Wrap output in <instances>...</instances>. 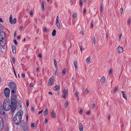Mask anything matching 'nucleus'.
I'll return each mask as SVG.
<instances>
[{
	"label": "nucleus",
	"instance_id": "nucleus-1",
	"mask_svg": "<svg viewBox=\"0 0 131 131\" xmlns=\"http://www.w3.org/2000/svg\"><path fill=\"white\" fill-rule=\"evenodd\" d=\"M23 113V111L19 110L15 115L14 118V123L16 125H18L20 123Z\"/></svg>",
	"mask_w": 131,
	"mask_h": 131
},
{
	"label": "nucleus",
	"instance_id": "nucleus-2",
	"mask_svg": "<svg viewBox=\"0 0 131 131\" xmlns=\"http://www.w3.org/2000/svg\"><path fill=\"white\" fill-rule=\"evenodd\" d=\"M3 109L5 111L9 110L11 107V101L9 99H6L4 101Z\"/></svg>",
	"mask_w": 131,
	"mask_h": 131
},
{
	"label": "nucleus",
	"instance_id": "nucleus-3",
	"mask_svg": "<svg viewBox=\"0 0 131 131\" xmlns=\"http://www.w3.org/2000/svg\"><path fill=\"white\" fill-rule=\"evenodd\" d=\"M5 32L3 31L1 32H0V43L2 47H4L5 46Z\"/></svg>",
	"mask_w": 131,
	"mask_h": 131
},
{
	"label": "nucleus",
	"instance_id": "nucleus-4",
	"mask_svg": "<svg viewBox=\"0 0 131 131\" xmlns=\"http://www.w3.org/2000/svg\"><path fill=\"white\" fill-rule=\"evenodd\" d=\"M16 96L14 95V94H12V97L11 98V104L12 105L13 104H17V100Z\"/></svg>",
	"mask_w": 131,
	"mask_h": 131
},
{
	"label": "nucleus",
	"instance_id": "nucleus-5",
	"mask_svg": "<svg viewBox=\"0 0 131 131\" xmlns=\"http://www.w3.org/2000/svg\"><path fill=\"white\" fill-rule=\"evenodd\" d=\"M10 90L8 88H6L4 90V95L6 97H8L10 95Z\"/></svg>",
	"mask_w": 131,
	"mask_h": 131
},
{
	"label": "nucleus",
	"instance_id": "nucleus-6",
	"mask_svg": "<svg viewBox=\"0 0 131 131\" xmlns=\"http://www.w3.org/2000/svg\"><path fill=\"white\" fill-rule=\"evenodd\" d=\"M54 79L53 76H52L49 79L48 85L49 86L52 85L54 83Z\"/></svg>",
	"mask_w": 131,
	"mask_h": 131
},
{
	"label": "nucleus",
	"instance_id": "nucleus-7",
	"mask_svg": "<svg viewBox=\"0 0 131 131\" xmlns=\"http://www.w3.org/2000/svg\"><path fill=\"white\" fill-rule=\"evenodd\" d=\"M8 86L10 89L16 88V84L13 82H10L8 84Z\"/></svg>",
	"mask_w": 131,
	"mask_h": 131
},
{
	"label": "nucleus",
	"instance_id": "nucleus-8",
	"mask_svg": "<svg viewBox=\"0 0 131 131\" xmlns=\"http://www.w3.org/2000/svg\"><path fill=\"white\" fill-rule=\"evenodd\" d=\"M20 125L24 130L28 131V128L27 127V124L26 123L24 122L20 124Z\"/></svg>",
	"mask_w": 131,
	"mask_h": 131
},
{
	"label": "nucleus",
	"instance_id": "nucleus-9",
	"mask_svg": "<svg viewBox=\"0 0 131 131\" xmlns=\"http://www.w3.org/2000/svg\"><path fill=\"white\" fill-rule=\"evenodd\" d=\"M12 15L10 14V16L9 20V23L12 24H15L16 21V19L15 18H14L13 20L12 21Z\"/></svg>",
	"mask_w": 131,
	"mask_h": 131
},
{
	"label": "nucleus",
	"instance_id": "nucleus-10",
	"mask_svg": "<svg viewBox=\"0 0 131 131\" xmlns=\"http://www.w3.org/2000/svg\"><path fill=\"white\" fill-rule=\"evenodd\" d=\"M51 116L52 118H55L56 117V114L55 112H54L53 109H51L50 111Z\"/></svg>",
	"mask_w": 131,
	"mask_h": 131
},
{
	"label": "nucleus",
	"instance_id": "nucleus-11",
	"mask_svg": "<svg viewBox=\"0 0 131 131\" xmlns=\"http://www.w3.org/2000/svg\"><path fill=\"white\" fill-rule=\"evenodd\" d=\"M4 123L3 119L0 117V129H2L4 127Z\"/></svg>",
	"mask_w": 131,
	"mask_h": 131
},
{
	"label": "nucleus",
	"instance_id": "nucleus-12",
	"mask_svg": "<svg viewBox=\"0 0 131 131\" xmlns=\"http://www.w3.org/2000/svg\"><path fill=\"white\" fill-rule=\"evenodd\" d=\"M16 104H13L12 105L11 104V108L12 111L13 112L16 109Z\"/></svg>",
	"mask_w": 131,
	"mask_h": 131
},
{
	"label": "nucleus",
	"instance_id": "nucleus-13",
	"mask_svg": "<svg viewBox=\"0 0 131 131\" xmlns=\"http://www.w3.org/2000/svg\"><path fill=\"white\" fill-rule=\"evenodd\" d=\"M123 51V48L119 46H118L117 48V52L118 53H120Z\"/></svg>",
	"mask_w": 131,
	"mask_h": 131
},
{
	"label": "nucleus",
	"instance_id": "nucleus-14",
	"mask_svg": "<svg viewBox=\"0 0 131 131\" xmlns=\"http://www.w3.org/2000/svg\"><path fill=\"white\" fill-rule=\"evenodd\" d=\"M12 49L13 53L14 54H15L16 52V47L14 46H12Z\"/></svg>",
	"mask_w": 131,
	"mask_h": 131
},
{
	"label": "nucleus",
	"instance_id": "nucleus-15",
	"mask_svg": "<svg viewBox=\"0 0 131 131\" xmlns=\"http://www.w3.org/2000/svg\"><path fill=\"white\" fill-rule=\"evenodd\" d=\"M79 127L80 131H83V128L81 124H79Z\"/></svg>",
	"mask_w": 131,
	"mask_h": 131
},
{
	"label": "nucleus",
	"instance_id": "nucleus-16",
	"mask_svg": "<svg viewBox=\"0 0 131 131\" xmlns=\"http://www.w3.org/2000/svg\"><path fill=\"white\" fill-rule=\"evenodd\" d=\"M56 24L58 27V28L59 29H61L60 25L59 23V21H56Z\"/></svg>",
	"mask_w": 131,
	"mask_h": 131
},
{
	"label": "nucleus",
	"instance_id": "nucleus-17",
	"mask_svg": "<svg viewBox=\"0 0 131 131\" xmlns=\"http://www.w3.org/2000/svg\"><path fill=\"white\" fill-rule=\"evenodd\" d=\"M16 88H14L13 89H11L12 90L11 91V93L12 94H14V93L16 92Z\"/></svg>",
	"mask_w": 131,
	"mask_h": 131
},
{
	"label": "nucleus",
	"instance_id": "nucleus-18",
	"mask_svg": "<svg viewBox=\"0 0 131 131\" xmlns=\"http://www.w3.org/2000/svg\"><path fill=\"white\" fill-rule=\"evenodd\" d=\"M60 88V85H56L54 87L55 90L56 91H57Z\"/></svg>",
	"mask_w": 131,
	"mask_h": 131
},
{
	"label": "nucleus",
	"instance_id": "nucleus-19",
	"mask_svg": "<svg viewBox=\"0 0 131 131\" xmlns=\"http://www.w3.org/2000/svg\"><path fill=\"white\" fill-rule=\"evenodd\" d=\"M54 63L55 68L57 69V63L55 59H53Z\"/></svg>",
	"mask_w": 131,
	"mask_h": 131
},
{
	"label": "nucleus",
	"instance_id": "nucleus-20",
	"mask_svg": "<svg viewBox=\"0 0 131 131\" xmlns=\"http://www.w3.org/2000/svg\"><path fill=\"white\" fill-rule=\"evenodd\" d=\"M100 81L101 83H104L105 82V78L104 77H103L101 78Z\"/></svg>",
	"mask_w": 131,
	"mask_h": 131
},
{
	"label": "nucleus",
	"instance_id": "nucleus-21",
	"mask_svg": "<svg viewBox=\"0 0 131 131\" xmlns=\"http://www.w3.org/2000/svg\"><path fill=\"white\" fill-rule=\"evenodd\" d=\"M122 94L123 97L126 100L127 97H126V95H125V92L124 91H122Z\"/></svg>",
	"mask_w": 131,
	"mask_h": 131
},
{
	"label": "nucleus",
	"instance_id": "nucleus-22",
	"mask_svg": "<svg viewBox=\"0 0 131 131\" xmlns=\"http://www.w3.org/2000/svg\"><path fill=\"white\" fill-rule=\"evenodd\" d=\"M44 115L45 116H46L47 114L48 113V110L47 109H46L44 112Z\"/></svg>",
	"mask_w": 131,
	"mask_h": 131
},
{
	"label": "nucleus",
	"instance_id": "nucleus-23",
	"mask_svg": "<svg viewBox=\"0 0 131 131\" xmlns=\"http://www.w3.org/2000/svg\"><path fill=\"white\" fill-rule=\"evenodd\" d=\"M68 91L66 89H64L62 93L63 94L67 95L68 93Z\"/></svg>",
	"mask_w": 131,
	"mask_h": 131
},
{
	"label": "nucleus",
	"instance_id": "nucleus-24",
	"mask_svg": "<svg viewBox=\"0 0 131 131\" xmlns=\"http://www.w3.org/2000/svg\"><path fill=\"white\" fill-rule=\"evenodd\" d=\"M56 31L55 30H54L52 33V35L53 36H54L56 35Z\"/></svg>",
	"mask_w": 131,
	"mask_h": 131
},
{
	"label": "nucleus",
	"instance_id": "nucleus-25",
	"mask_svg": "<svg viewBox=\"0 0 131 131\" xmlns=\"http://www.w3.org/2000/svg\"><path fill=\"white\" fill-rule=\"evenodd\" d=\"M42 7L43 10L45 9V3L43 1H42Z\"/></svg>",
	"mask_w": 131,
	"mask_h": 131
},
{
	"label": "nucleus",
	"instance_id": "nucleus-26",
	"mask_svg": "<svg viewBox=\"0 0 131 131\" xmlns=\"http://www.w3.org/2000/svg\"><path fill=\"white\" fill-rule=\"evenodd\" d=\"M69 103L68 101H66L64 105L65 107L67 108L68 106Z\"/></svg>",
	"mask_w": 131,
	"mask_h": 131
},
{
	"label": "nucleus",
	"instance_id": "nucleus-27",
	"mask_svg": "<svg viewBox=\"0 0 131 131\" xmlns=\"http://www.w3.org/2000/svg\"><path fill=\"white\" fill-rule=\"evenodd\" d=\"M66 72V69L64 68L63 70V71H62V73L63 75H64L65 74Z\"/></svg>",
	"mask_w": 131,
	"mask_h": 131
},
{
	"label": "nucleus",
	"instance_id": "nucleus-28",
	"mask_svg": "<svg viewBox=\"0 0 131 131\" xmlns=\"http://www.w3.org/2000/svg\"><path fill=\"white\" fill-rule=\"evenodd\" d=\"M35 124L33 123H32L31 124V127L32 129L34 128L35 127Z\"/></svg>",
	"mask_w": 131,
	"mask_h": 131
},
{
	"label": "nucleus",
	"instance_id": "nucleus-29",
	"mask_svg": "<svg viewBox=\"0 0 131 131\" xmlns=\"http://www.w3.org/2000/svg\"><path fill=\"white\" fill-rule=\"evenodd\" d=\"M90 57H88L86 60V62L88 63L89 62L90 60Z\"/></svg>",
	"mask_w": 131,
	"mask_h": 131
},
{
	"label": "nucleus",
	"instance_id": "nucleus-30",
	"mask_svg": "<svg viewBox=\"0 0 131 131\" xmlns=\"http://www.w3.org/2000/svg\"><path fill=\"white\" fill-rule=\"evenodd\" d=\"M85 94H88L89 93V91L88 89L86 88L85 89Z\"/></svg>",
	"mask_w": 131,
	"mask_h": 131
},
{
	"label": "nucleus",
	"instance_id": "nucleus-31",
	"mask_svg": "<svg viewBox=\"0 0 131 131\" xmlns=\"http://www.w3.org/2000/svg\"><path fill=\"white\" fill-rule=\"evenodd\" d=\"M130 18H129L127 21L128 25H129L130 24Z\"/></svg>",
	"mask_w": 131,
	"mask_h": 131
},
{
	"label": "nucleus",
	"instance_id": "nucleus-32",
	"mask_svg": "<svg viewBox=\"0 0 131 131\" xmlns=\"http://www.w3.org/2000/svg\"><path fill=\"white\" fill-rule=\"evenodd\" d=\"M118 89V87H115L114 90V91H113L114 92H115L116 91H117V90Z\"/></svg>",
	"mask_w": 131,
	"mask_h": 131
},
{
	"label": "nucleus",
	"instance_id": "nucleus-33",
	"mask_svg": "<svg viewBox=\"0 0 131 131\" xmlns=\"http://www.w3.org/2000/svg\"><path fill=\"white\" fill-rule=\"evenodd\" d=\"M29 101L28 100H27L26 101V106L27 107L29 105Z\"/></svg>",
	"mask_w": 131,
	"mask_h": 131
},
{
	"label": "nucleus",
	"instance_id": "nucleus-34",
	"mask_svg": "<svg viewBox=\"0 0 131 131\" xmlns=\"http://www.w3.org/2000/svg\"><path fill=\"white\" fill-rule=\"evenodd\" d=\"M13 42L16 45H17V41L16 40H14Z\"/></svg>",
	"mask_w": 131,
	"mask_h": 131
},
{
	"label": "nucleus",
	"instance_id": "nucleus-35",
	"mask_svg": "<svg viewBox=\"0 0 131 131\" xmlns=\"http://www.w3.org/2000/svg\"><path fill=\"white\" fill-rule=\"evenodd\" d=\"M122 35V34H119V41L121 39V37Z\"/></svg>",
	"mask_w": 131,
	"mask_h": 131
},
{
	"label": "nucleus",
	"instance_id": "nucleus-36",
	"mask_svg": "<svg viewBox=\"0 0 131 131\" xmlns=\"http://www.w3.org/2000/svg\"><path fill=\"white\" fill-rule=\"evenodd\" d=\"M74 66L77 65V62L76 61H75L74 62Z\"/></svg>",
	"mask_w": 131,
	"mask_h": 131
},
{
	"label": "nucleus",
	"instance_id": "nucleus-37",
	"mask_svg": "<svg viewBox=\"0 0 131 131\" xmlns=\"http://www.w3.org/2000/svg\"><path fill=\"white\" fill-rule=\"evenodd\" d=\"M93 42L94 45H95V43H96L95 39V37L93 38Z\"/></svg>",
	"mask_w": 131,
	"mask_h": 131
},
{
	"label": "nucleus",
	"instance_id": "nucleus-38",
	"mask_svg": "<svg viewBox=\"0 0 131 131\" xmlns=\"http://www.w3.org/2000/svg\"><path fill=\"white\" fill-rule=\"evenodd\" d=\"M112 71H113V70H112V69H111L109 71V74H111L112 73Z\"/></svg>",
	"mask_w": 131,
	"mask_h": 131
},
{
	"label": "nucleus",
	"instance_id": "nucleus-39",
	"mask_svg": "<svg viewBox=\"0 0 131 131\" xmlns=\"http://www.w3.org/2000/svg\"><path fill=\"white\" fill-rule=\"evenodd\" d=\"M28 114H27L26 115V120L27 121H28Z\"/></svg>",
	"mask_w": 131,
	"mask_h": 131
},
{
	"label": "nucleus",
	"instance_id": "nucleus-40",
	"mask_svg": "<svg viewBox=\"0 0 131 131\" xmlns=\"http://www.w3.org/2000/svg\"><path fill=\"white\" fill-rule=\"evenodd\" d=\"M103 7L102 6H101L100 7V10L101 12H102L103 11Z\"/></svg>",
	"mask_w": 131,
	"mask_h": 131
},
{
	"label": "nucleus",
	"instance_id": "nucleus-41",
	"mask_svg": "<svg viewBox=\"0 0 131 131\" xmlns=\"http://www.w3.org/2000/svg\"><path fill=\"white\" fill-rule=\"evenodd\" d=\"M76 15V14L75 13H74L72 15V17H75Z\"/></svg>",
	"mask_w": 131,
	"mask_h": 131
},
{
	"label": "nucleus",
	"instance_id": "nucleus-42",
	"mask_svg": "<svg viewBox=\"0 0 131 131\" xmlns=\"http://www.w3.org/2000/svg\"><path fill=\"white\" fill-rule=\"evenodd\" d=\"M75 95L76 97H78V93L77 92H76Z\"/></svg>",
	"mask_w": 131,
	"mask_h": 131
},
{
	"label": "nucleus",
	"instance_id": "nucleus-43",
	"mask_svg": "<svg viewBox=\"0 0 131 131\" xmlns=\"http://www.w3.org/2000/svg\"><path fill=\"white\" fill-rule=\"evenodd\" d=\"M17 104H19V105L21 103V102L20 100L17 101Z\"/></svg>",
	"mask_w": 131,
	"mask_h": 131
},
{
	"label": "nucleus",
	"instance_id": "nucleus-44",
	"mask_svg": "<svg viewBox=\"0 0 131 131\" xmlns=\"http://www.w3.org/2000/svg\"><path fill=\"white\" fill-rule=\"evenodd\" d=\"M12 61L14 63L15 61V59L14 57H13L12 58Z\"/></svg>",
	"mask_w": 131,
	"mask_h": 131
},
{
	"label": "nucleus",
	"instance_id": "nucleus-45",
	"mask_svg": "<svg viewBox=\"0 0 131 131\" xmlns=\"http://www.w3.org/2000/svg\"><path fill=\"white\" fill-rule=\"evenodd\" d=\"M47 31V28L46 27L44 28L43 30V31L44 32H46Z\"/></svg>",
	"mask_w": 131,
	"mask_h": 131
},
{
	"label": "nucleus",
	"instance_id": "nucleus-46",
	"mask_svg": "<svg viewBox=\"0 0 131 131\" xmlns=\"http://www.w3.org/2000/svg\"><path fill=\"white\" fill-rule=\"evenodd\" d=\"M95 104L94 103L93 104V105H92V108L93 109H94V108H95Z\"/></svg>",
	"mask_w": 131,
	"mask_h": 131
},
{
	"label": "nucleus",
	"instance_id": "nucleus-47",
	"mask_svg": "<svg viewBox=\"0 0 131 131\" xmlns=\"http://www.w3.org/2000/svg\"><path fill=\"white\" fill-rule=\"evenodd\" d=\"M34 86V84L33 83H31L30 86V87H32Z\"/></svg>",
	"mask_w": 131,
	"mask_h": 131
},
{
	"label": "nucleus",
	"instance_id": "nucleus-48",
	"mask_svg": "<svg viewBox=\"0 0 131 131\" xmlns=\"http://www.w3.org/2000/svg\"><path fill=\"white\" fill-rule=\"evenodd\" d=\"M3 29V26L0 24V31L2 30Z\"/></svg>",
	"mask_w": 131,
	"mask_h": 131
},
{
	"label": "nucleus",
	"instance_id": "nucleus-49",
	"mask_svg": "<svg viewBox=\"0 0 131 131\" xmlns=\"http://www.w3.org/2000/svg\"><path fill=\"white\" fill-rule=\"evenodd\" d=\"M123 8H121L120 9V12L121 13H122L123 12Z\"/></svg>",
	"mask_w": 131,
	"mask_h": 131
},
{
	"label": "nucleus",
	"instance_id": "nucleus-50",
	"mask_svg": "<svg viewBox=\"0 0 131 131\" xmlns=\"http://www.w3.org/2000/svg\"><path fill=\"white\" fill-rule=\"evenodd\" d=\"M82 113V110L81 109L79 111V113L80 114H81Z\"/></svg>",
	"mask_w": 131,
	"mask_h": 131
},
{
	"label": "nucleus",
	"instance_id": "nucleus-51",
	"mask_svg": "<svg viewBox=\"0 0 131 131\" xmlns=\"http://www.w3.org/2000/svg\"><path fill=\"white\" fill-rule=\"evenodd\" d=\"M93 24L92 22L91 23V28H93Z\"/></svg>",
	"mask_w": 131,
	"mask_h": 131
},
{
	"label": "nucleus",
	"instance_id": "nucleus-52",
	"mask_svg": "<svg viewBox=\"0 0 131 131\" xmlns=\"http://www.w3.org/2000/svg\"><path fill=\"white\" fill-rule=\"evenodd\" d=\"M59 17L58 16H57L56 17V21H59Z\"/></svg>",
	"mask_w": 131,
	"mask_h": 131
},
{
	"label": "nucleus",
	"instance_id": "nucleus-53",
	"mask_svg": "<svg viewBox=\"0 0 131 131\" xmlns=\"http://www.w3.org/2000/svg\"><path fill=\"white\" fill-rule=\"evenodd\" d=\"M80 6H82V2L81 1H80Z\"/></svg>",
	"mask_w": 131,
	"mask_h": 131
},
{
	"label": "nucleus",
	"instance_id": "nucleus-54",
	"mask_svg": "<svg viewBox=\"0 0 131 131\" xmlns=\"http://www.w3.org/2000/svg\"><path fill=\"white\" fill-rule=\"evenodd\" d=\"M42 110H41V111H39L38 112V114H41L42 112Z\"/></svg>",
	"mask_w": 131,
	"mask_h": 131
},
{
	"label": "nucleus",
	"instance_id": "nucleus-55",
	"mask_svg": "<svg viewBox=\"0 0 131 131\" xmlns=\"http://www.w3.org/2000/svg\"><path fill=\"white\" fill-rule=\"evenodd\" d=\"M13 69L14 70V74H15V76H16V77H17V76H16V72H15V70L14 69V68H13Z\"/></svg>",
	"mask_w": 131,
	"mask_h": 131
},
{
	"label": "nucleus",
	"instance_id": "nucleus-56",
	"mask_svg": "<svg viewBox=\"0 0 131 131\" xmlns=\"http://www.w3.org/2000/svg\"><path fill=\"white\" fill-rule=\"evenodd\" d=\"M3 21L2 19L0 18V22H3Z\"/></svg>",
	"mask_w": 131,
	"mask_h": 131
},
{
	"label": "nucleus",
	"instance_id": "nucleus-57",
	"mask_svg": "<svg viewBox=\"0 0 131 131\" xmlns=\"http://www.w3.org/2000/svg\"><path fill=\"white\" fill-rule=\"evenodd\" d=\"M66 95H66V94H64V95H63V96L62 97H63L64 98H66Z\"/></svg>",
	"mask_w": 131,
	"mask_h": 131
},
{
	"label": "nucleus",
	"instance_id": "nucleus-58",
	"mask_svg": "<svg viewBox=\"0 0 131 131\" xmlns=\"http://www.w3.org/2000/svg\"><path fill=\"white\" fill-rule=\"evenodd\" d=\"M30 15H33V12L32 11H31L30 13Z\"/></svg>",
	"mask_w": 131,
	"mask_h": 131
},
{
	"label": "nucleus",
	"instance_id": "nucleus-59",
	"mask_svg": "<svg viewBox=\"0 0 131 131\" xmlns=\"http://www.w3.org/2000/svg\"><path fill=\"white\" fill-rule=\"evenodd\" d=\"M22 77L23 78H24L25 77V74L24 73H23L22 75Z\"/></svg>",
	"mask_w": 131,
	"mask_h": 131
},
{
	"label": "nucleus",
	"instance_id": "nucleus-60",
	"mask_svg": "<svg viewBox=\"0 0 131 131\" xmlns=\"http://www.w3.org/2000/svg\"><path fill=\"white\" fill-rule=\"evenodd\" d=\"M23 29V27L22 26H20L19 28V29L20 30H21Z\"/></svg>",
	"mask_w": 131,
	"mask_h": 131
},
{
	"label": "nucleus",
	"instance_id": "nucleus-61",
	"mask_svg": "<svg viewBox=\"0 0 131 131\" xmlns=\"http://www.w3.org/2000/svg\"><path fill=\"white\" fill-rule=\"evenodd\" d=\"M38 56L40 58H41L42 57V55H41V54H38Z\"/></svg>",
	"mask_w": 131,
	"mask_h": 131
},
{
	"label": "nucleus",
	"instance_id": "nucleus-62",
	"mask_svg": "<svg viewBox=\"0 0 131 131\" xmlns=\"http://www.w3.org/2000/svg\"><path fill=\"white\" fill-rule=\"evenodd\" d=\"M45 123L46 124L47 123V122H48L47 119L46 118V119H45Z\"/></svg>",
	"mask_w": 131,
	"mask_h": 131
},
{
	"label": "nucleus",
	"instance_id": "nucleus-63",
	"mask_svg": "<svg viewBox=\"0 0 131 131\" xmlns=\"http://www.w3.org/2000/svg\"><path fill=\"white\" fill-rule=\"evenodd\" d=\"M31 110L33 111L34 110V108L33 107H32L31 108Z\"/></svg>",
	"mask_w": 131,
	"mask_h": 131
},
{
	"label": "nucleus",
	"instance_id": "nucleus-64",
	"mask_svg": "<svg viewBox=\"0 0 131 131\" xmlns=\"http://www.w3.org/2000/svg\"><path fill=\"white\" fill-rule=\"evenodd\" d=\"M86 11V9H85L83 11V13H85Z\"/></svg>",
	"mask_w": 131,
	"mask_h": 131
}]
</instances>
